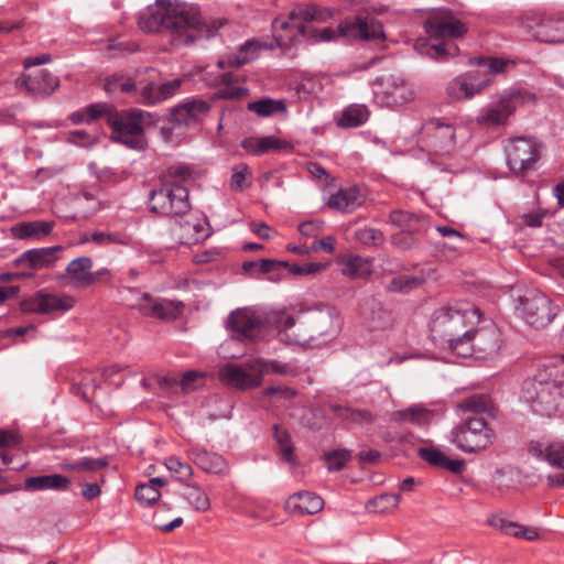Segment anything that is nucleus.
Listing matches in <instances>:
<instances>
[{
	"mask_svg": "<svg viewBox=\"0 0 564 564\" xmlns=\"http://www.w3.org/2000/svg\"><path fill=\"white\" fill-rule=\"evenodd\" d=\"M364 197L360 188L356 185L346 188H340L336 194H333L328 200V207L340 210L351 212L362 204Z\"/></svg>",
	"mask_w": 564,
	"mask_h": 564,
	"instance_id": "nucleus-29",
	"label": "nucleus"
},
{
	"mask_svg": "<svg viewBox=\"0 0 564 564\" xmlns=\"http://www.w3.org/2000/svg\"><path fill=\"white\" fill-rule=\"evenodd\" d=\"M139 28L148 33L163 30L172 33L174 46L191 45L199 39L214 37L223 22L217 20L207 24L203 21L198 8L177 0H155L138 17Z\"/></svg>",
	"mask_w": 564,
	"mask_h": 564,
	"instance_id": "nucleus-1",
	"label": "nucleus"
},
{
	"mask_svg": "<svg viewBox=\"0 0 564 564\" xmlns=\"http://www.w3.org/2000/svg\"><path fill=\"white\" fill-rule=\"evenodd\" d=\"M509 474V469L506 467L497 468L491 476V495L501 494L510 487V481H505L506 476Z\"/></svg>",
	"mask_w": 564,
	"mask_h": 564,
	"instance_id": "nucleus-64",
	"label": "nucleus"
},
{
	"mask_svg": "<svg viewBox=\"0 0 564 564\" xmlns=\"http://www.w3.org/2000/svg\"><path fill=\"white\" fill-rule=\"evenodd\" d=\"M93 260L90 257H79L70 261L66 267V272L77 288L90 286Z\"/></svg>",
	"mask_w": 564,
	"mask_h": 564,
	"instance_id": "nucleus-37",
	"label": "nucleus"
},
{
	"mask_svg": "<svg viewBox=\"0 0 564 564\" xmlns=\"http://www.w3.org/2000/svg\"><path fill=\"white\" fill-rule=\"evenodd\" d=\"M369 118V111L365 105H350L345 108L337 120L341 128H356L364 124Z\"/></svg>",
	"mask_w": 564,
	"mask_h": 564,
	"instance_id": "nucleus-43",
	"label": "nucleus"
},
{
	"mask_svg": "<svg viewBox=\"0 0 564 564\" xmlns=\"http://www.w3.org/2000/svg\"><path fill=\"white\" fill-rule=\"evenodd\" d=\"M494 440L495 432L485 416H466L451 431V442L469 454L489 448Z\"/></svg>",
	"mask_w": 564,
	"mask_h": 564,
	"instance_id": "nucleus-8",
	"label": "nucleus"
},
{
	"mask_svg": "<svg viewBox=\"0 0 564 564\" xmlns=\"http://www.w3.org/2000/svg\"><path fill=\"white\" fill-rule=\"evenodd\" d=\"M528 451L536 459L564 470V441H532L529 444ZM547 484L552 487H564V471L549 475Z\"/></svg>",
	"mask_w": 564,
	"mask_h": 564,
	"instance_id": "nucleus-15",
	"label": "nucleus"
},
{
	"mask_svg": "<svg viewBox=\"0 0 564 564\" xmlns=\"http://www.w3.org/2000/svg\"><path fill=\"white\" fill-rule=\"evenodd\" d=\"M183 79L175 78L156 85L154 82H149L142 87L140 93V102L143 105H155L162 102L174 95H176L182 86Z\"/></svg>",
	"mask_w": 564,
	"mask_h": 564,
	"instance_id": "nucleus-24",
	"label": "nucleus"
},
{
	"mask_svg": "<svg viewBox=\"0 0 564 564\" xmlns=\"http://www.w3.org/2000/svg\"><path fill=\"white\" fill-rule=\"evenodd\" d=\"M517 310L527 324L534 328L547 326L557 314V307L540 291H533L520 299Z\"/></svg>",
	"mask_w": 564,
	"mask_h": 564,
	"instance_id": "nucleus-12",
	"label": "nucleus"
},
{
	"mask_svg": "<svg viewBox=\"0 0 564 564\" xmlns=\"http://www.w3.org/2000/svg\"><path fill=\"white\" fill-rule=\"evenodd\" d=\"M330 409L337 417L344 421H349L359 425H369L375 422V415L366 409H355L340 404H333Z\"/></svg>",
	"mask_w": 564,
	"mask_h": 564,
	"instance_id": "nucleus-42",
	"label": "nucleus"
},
{
	"mask_svg": "<svg viewBox=\"0 0 564 564\" xmlns=\"http://www.w3.org/2000/svg\"><path fill=\"white\" fill-rule=\"evenodd\" d=\"M480 310L474 305L465 304L464 307L444 306L436 310L430 322L432 340L442 348L457 350L465 344L482 336L475 329L480 322Z\"/></svg>",
	"mask_w": 564,
	"mask_h": 564,
	"instance_id": "nucleus-3",
	"label": "nucleus"
},
{
	"mask_svg": "<svg viewBox=\"0 0 564 564\" xmlns=\"http://www.w3.org/2000/svg\"><path fill=\"white\" fill-rule=\"evenodd\" d=\"M210 110L208 101L197 98H186L172 108L170 121L177 126L191 127L199 122Z\"/></svg>",
	"mask_w": 564,
	"mask_h": 564,
	"instance_id": "nucleus-19",
	"label": "nucleus"
},
{
	"mask_svg": "<svg viewBox=\"0 0 564 564\" xmlns=\"http://www.w3.org/2000/svg\"><path fill=\"white\" fill-rule=\"evenodd\" d=\"M82 241L94 242L100 247L109 245L129 246L131 243V237L120 232L95 231L90 235H85Z\"/></svg>",
	"mask_w": 564,
	"mask_h": 564,
	"instance_id": "nucleus-45",
	"label": "nucleus"
},
{
	"mask_svg": "<svg viewBox=\"0 0 564 564\" xmlns=\"http://www.w3.org/2000/svg\"><path fill=\"white\" fill-rule=\"evenodd\" d=\"M433 413L421 404H414L406 409L393 412L392 420L397 423H411L417 426L427 425L432 420Z\"/></svg>",
	"mask_w": 564,
	"mask_h": 564,
	"instance_id": "nucleus-38",
	"label": "nucleus"
},
{
	"mask_svg": "<svg viewBox=\"0 0 564 564\" xmlns=\"http://www.w3.org/2000/svg\"><path fill=\"white\" fill-rule=\"evenodd\" d=\"M281 399H282V388L279 386L269 387L262 391L261 405L263 408H265L268 411L278 415L274 403L280 402Z\"/></svg>",
	"mask_w": 564,
	"mask_h": 564,
	"instance_id": "nucleus-59",
	"label": "nucleus"
},
{
	"mask_svg": "<svg viewBox=\"0 0 564 564\" xmlns=\"http://www.w3.org/2000/svg\"><path fill=\"white\" fill-rule=\"evenodd\" d=\"M134 497L140 505L148 507L156 502L160 499L161 494L154 488V486L141 484L137 486Z\"/></svg>",
	"mask_w": 564,
	"mask_h": 564,
	"instance_id": "nucleus-57",
	"label": "nucleus"
},
{
	"mask_svg": "<svg viewBox=\"0 0 564 564\" xmlns=\"http://www.w3.org/2000/svg\"><path fill=\"white\" fill-rule=\"evenodd\" d=\"M456 130L452 123L438 118L426 121L420 132V140L437 155L451 153L455 147Z\"/></svg>",
	"mask_w": 564,
	"mask_h": 564,
	"instance_id": "nucleus-13",
	"label": "nucleus"
},
{
	"mask_svg": "<svg viewBox=\"0 0 564 564\" xmlns=\"http://www.w3.org/2000/svg\"><path fill=\"white\" fill-rule=\"evenodd\" d=\"M355 238L364 246H379L384 241L382 231L371 227H362L355 231Z\"/></svg>",
	"mask_w": 564,
	"mask_h": 564,
	"instance_id": "nucleus-55",
	"label": "nucleus"
},
{
	"mask_svg": "<svg viewBox=\"0 0 564 564\" xmlns=\"http://www.w3.org/2000/svg\"><path fill=\"white\" fill-rule=\"evenodd\" d=\"M165 467L173 475L175 480L186 484L193 476V468L189 464L182 462L176 456L165 458Z\"/></svg>",
	"mask_w": 564,
	"mask_h": 564,
	"instance_id": "nucleus-49",
	"label": "nucleus"
},
{
	"mask_svg": "<svg viewBox=\"0 0 564 564\" xmlns=\"http://www.w3.org/2000/svg\"><path fill=\"white\" fill-rule=\"evenodd\" d=\"M323 499L310 491L295 492L289 497L284 508L297 514H314L323 509Z\"/></svg>",
	"mask_w": 564,
	"mask_h": 564,
	"instance_id": "nucleus-26",
	"label": "nucleus"
},
{
	"mask_svg": "<svg viewBox=\"0 0 564 564\" xmlns=\"http://www.w3.org/2000/svg\"><path fill=\"white\" fill-rule=\"evenodd\" d=\"M250 175V170L246 164L236 165L232 169L230 187L235 192H241L246 188V178Z\"/></svg>",
	"mask_w": 564,
	"mask_h": 564,
	"instance_id": "nucleus-62",
	"label": "nucleus"
},
{
	"mask_svg": "<svg viewBox=\"0 0 564 564\" xmlns=\"http://www.w3.org/2000/svg\"><path fill=\"white\" fill-rule=\"evenodd\" d=\"M523 398L536 414L546 417L564 414V384L556 380L529 378L523 382Z\"/></svg>",
	"mask_w": 564,
	"mask_h": 564,
	"instance_id": "nucleus-6",
	"label": "nucleus"
},
{
	"mask_svg": "<svg viewBox=\"0 0 564 564\" xmlns=\"http://www.w3.org/2000/svg\"><path fill=\"white\" fill-rule=\"evenodd\" d=\"M300 15L302 21L296 25L297 33L303 37L314 40V42H329L339 36L361 41H379L384 39L382 25L375 18L354 17L345 19L337 29L324 28L317 30L312 25V21L317 15L315 7L301 9Z\"/></svg>",
	"mask_w": 564,
	"mask_h": 564,
	"instance_id": "nucleus-4",
	"label": "nucleus"
},
{
	"mask_svg": "<svg viewBox=\"0 0 564 564\" xmlns=\"http://www.w3.org/2000/svg\"><path fill=\"white\" fill-rule=\"evenodd\" d=\"M364 315L370 329H386L394 321L391 310L377 299H370L366 302Z\"/></svg>",
	"mask_w": 564,
	"mask_h": 564,
	"instance_id": "nucleus-25",
	"label": "nucleus"
},
{
	"mask_svg": "<svg viewBox=\"0 0 564 564\" xmlns=\"http://www.w3.org/2000/svg\"><path fill=\"white\" fill-rule=\"evenodd\" d=\"M341 317L332 306L308 308L303 304L284 307V346L315 347L335 338Z\"/></svg>",
	"mask_w": 564,
	"mask_h": 564,
	"instance_id": "nucleus-2",
	"label": "nucleus"
},
{
	"mask_svg": "<svg viewBox=\"0 0 564 564\" xmlns=\"http://www.w3.org/2000/svg\"><path fill=\"white\" fill-rule=\"evenodd\" d=\"M63 247L59 245L44 248H33L22 252L13 260L15 267L28 264L32 270L52 268L59 259Z\"/></svg>",
	"mask_w": 564,
	"mask_h": 564,
	"instance_id": "nucleus-22",
	"label": "nucleus"
},
{
	"mask_svg": "<svg viewBox=\"0 0 564 564\" xmlns=\"http://www.w3.org/2000/svg\"><path fill=\"white\" fill-rule=\"evenodd\" d=\"M507 165L517 175L536 170L541 158V144L530 137H516L505 144Z\"/></svg>",
	"mask_w": 564,
	"mask_h": 564,
	"instance_id": "nucleus-11",
	"label": "nucleus"
},
{
	"mask_svg": "<svg viewBox=\"0 0 564 564\" xmlns=\"http://www.w3.org/2000/svg\"><path fill=\"white\" fill-rule=\"evenodd\" d=\"M274 47L273 44H268L267 42H262L257 39L247 40L243 44L239 46V51L235 54L236 58H250V62L254 61L262 48L272 50Z\"/></svg>",
	"mask_w": 564,
	"mask_h": 564,
	"instance_id": "nucleus-52",
	"label": "nucleus"
},
{
	"mask_svg": "<svg viewBox=\"0 0 564 564\" xmlns=\"http://www.w3.org/2000/svg\"><path fill=\"white\" fill-rule=\"evenodd\" d=\"M109 460L107 457H82L77 460L79 471H97L107 468Z\"/></svg>",
	"mask_w": 564,
	"mask_h": 564,
	"instance_id": "nucleus-63",
	"label": "nucleus"
},
{
	"mask_svg": "<svg viewBox=\"0 0 564 564\" xmlns=\"http://www.w3.org/2000/svg\"><path fill=\"white\" fill-rule=\"evenodd\" d=\"M376 99L388 108L400 107L414 99V91L403 78L389 75L382 78L381 89L376 91Z\"/></svg>",
	"mask_w": 564,
	"mask_h": 564,
	"instance_id": "nucleus-16",
	"label": "nucleus"
},
{
	"mask_svg": "<svg viewBox=\"0 0 564 564\" xmlns=\"http://www.w3.org/2000/svg\"><path fill=\"white\" fill-rule=\"evenodd\" d=\"M284 80H286L289 98L293 101L307 98L315 88L314 80L302 73L294 72L284 75Z\"/></svg>",
	"mask_w": 564,
	"mask_h": 564,
	"instance_id": "nucleus-35",
	"label": "nucleus"
},
{
	"mask_svg": "<svg viewBox=\"0 0 564 564\" xmlns=\"http://www.w3.org/2000/svg\"><path fill=\"white\" fill-rule=\"evenodd\" d=\"M105 90L108 94H116L118 91L131 94L135 90V83L124 73H115L106 78Z\"/></svg>",
	"mask_w": 564,
	"mask_h": 564,
	"instance_id": "nucleus-47",
	"label": "nucleus"
},
{
	"mask_svg": "<svg viewBox=\"0 0 564 564\" xmlns=\"http://www.w3.org/2000/svg\"><path fill=\"white\" fill-rule=\"evenodd\" d=\"M158 299L159 297H153L149 293H143L132 305V308L137 310L141 315L145 317H154V306H156Z\"/></svg>",
	"mask_w": 564,
	"mask_h": 564,
	"instance_id": "nucleus-61",
	"label": "nucleus"
},
{
	"mask_svg": "<svg viewBox=\"0 0 564 564\" xmlns=\"http://www.w3.org/2000/svg\"><path fill=\"white\" fill-rule=\"evenodd\" d=\"M243 513L261 521H269L273 518V510L270 502L264 500H256L243 507Z\"/></svg>",
	"mask_w": 564,
	"mask_h": 564,
	"instance_id": "nucleus-53",
	"label": "nucleus"
},
{
	"mask_svg": "<svg viewBox=\"0 0 564 564\" xmlns=\"http://www.w3.org/2000/svg\"><path fill=\"white\" fill-rule=\"evenodd\" d=\"M417 453L430 465L444 468L456 475L462 474L465 468L464 459H452L435 447H421Z\"/></svg>",
	"mask_w": 564,
	"mask_h": 564,
	"instance_id": "nucleus-28",
	"label": "nucleus"
},
{
	"mask_svg": "<svg viewBox=\"0 0 564 564\" xmlns=\"http://www.w3.org/2000/svg\"><path fill=\"white\" fill-rule=\"evenodd\" d=\"M55 226L54 221H23L11 228L12 236L20 240H40L50 235Z\"/></svg>",
	"mask_w": 564,
	"mask_h": 564,
	"instance_id": "nucleus-30",
	"label": "nucleus"
},
{
	"mask_svg": "<svg viewBox=\"0 0 564 564\" xmlns=\"http://www.w3.org/2000/svg\"><path fill=\"white\" fill-rule=\"evenodd\" d=\"M424 278L421 275L401 274L398 276H393L389 281L387 290L390 292L408 293L421 286L424 283Z\"/></svg>",
	"mask_w": 564,
	"mask_h": 564,
	"instance_id": "nucleus-48",
	"label": "nucleus"
},
{
	"mask_svg": "<svg viewBox=\"0 0 564 564\" xmlns=\"http://www.w3.org/2000/svg\"><path fill=\"white\" fill-rule=\"evenodd\" d=\"M491 83L480 72H468L454 78L447 86V94L453 100L469 99L479 94Z\"/></svg>",
	"mask_w": 564,
	"mask_h": 564,
	"instance_id": "nucleus-17",
	"label": "nucleus"
},
{
	"mask_svg": "<svg viewBox=\"0 0 564 564\" xmlns=\"http://www.w3.org/2000/svg\"><path fill=\"white\" fill-rule=\"evenodd\" d=\"M282 311L237 308L228 317V326L238 338H251L256 329L280 327Z\"/></svg>",
	"mask_w": 564,
	"mask_h": 564,
	"instance_id": "nucleus-10",
	"label": "nucleus"
},
{
	"mask_svg": "<svg viewBox=\"0 0 564 564\" xmlns=\"http://www.w3.org/2000/svg\"><path fill=\"white\" fill-rule=\"evenodd\" d=\"M325 268V264L319 262H306L303 264H290L284 261V270H288L294 275H313Z\"/></svg>",
	"mask_w": 564,
	"mask_h": 564,
	"instance_id": "nucleus-60",
	"label": "nucleus"
},
{
	"mask_svg": "<svg viewBox=\"0 0 564 564\" xmlns=\"http://www.w3.org/2000/svg\"><path fill=\"white\" fill-rule=\"evenodd\" d=\"M520 28L532 39L543 43L564 42V19L531 14L520 21Z\"/></svg>",
	"mask_w": 564,
	"mask_h": 564,
	"instance_id": "nucleus-14",
	"label": "nucleus"
},
{
	"mask_svg": "<svg viewBox=\"0 0 564 564\" xmlns=\"http://www.w3.org/2000/svg\"><path fill=\"white\" fill-rule=\"evenodd\" d=\"M154 308V318L163 321H175L183 314L184 303L181 301L159 297Z\"/></svg>",
	"mask_w": 564,
	"mask_h": 564,
	"instance_id": "nucleus-46",
	"label": "nucleus"
},
{
	"mask_svg": "<svg viewBox=\"0 0 564 564\" xmlns=\"http://www.w3.org/2000/svg\"><path fill=\"white\" fill-rule=\"evenodd\" d=\"M20 308L23 313L48 314L55 311H68L72 304L57 295L39 291L23 299L20 302Z\"/></svg>",
	"mask_w": 564,
	"mask_h": 564,
	"instance_id": "nucleus-21",
	"label": "nucleus"
},
{
	"mask_svg": "<svg viewBox=\"0 0 564 564\" xmlns=\"http://www.w3.org/2000/svg\"><path fill=\"white\" fill-rule=\"evenodd\" d=\"M519 100V93H510L503 96L496 105L486 108L479 116L478 121L489 126L503 124L508 117L514 111Z\"/></svg>",
	"mask_w": 564,
	"mask_h": 564,
	"instance_id": "nucleus-23",
	"label": "nucleus"
},
{
	"mask_svg": "<svg viewBox=\"0 0 564 564\" xmlns=\"http://www.w3.org/2000/svg\"><path fill=\"white\" fill-rule=\"evenodd\" d=\"M350 458V453L347 449H335L324 455L329 471L341 470Z\"/></svg>",
	"mask_w": 564,
	"mask_h": 564,
	"instance_id": "nucleus-56",
	"label": "nucleus"
},
{
	"mask_svg": "<svg viewBox=\"0 0 564 564\" xmlns=\"http://www.w3.org/2000/svg\"><path fill=\"white\" fill-rule=\"evenodd\" d=\"M281 372L282 366L278 361L249 358L242 364H226L219 369L218 375L224 384L239 390H248L259 387L263 375Z\"/></svg>",
	"mask_w": 564,
	"mask_h": 564,
	"instance_id": "nucleus-7",
	"label": "nucleus"
},
{
	"mask_svg": "<svg viewBox=\"0 0 564 564\" xmlns=\"http://www.w3.org/2000/svg\"><path fill=\"white\" fill-rule=\"evenodd\" d=\"M104 120L111 128V139L132 150H145L148 142L143 124L150 113L141 109L118 110L110 102Z\"/></svg>",
	"mask_w": 564,
	"mask_h": 564,
	"instance_id": "nucleus-5",
	"label": "nucleus"
},
{
	"mask_svg": "<svg viewBox=\"0 0 564 564\" xmlns=\"http://www.w3.org/2000/svg\"><path fill=\"white\" fill-rule=\"evenodd\" d=\"M389 223L411 235L420 234L427 228V219L423 215L403 209H393L389 215Z\"/></svg>",
	"mask_w": 564,
	"mask_h": 564,
	"instance_id": "nucleus-27",
	"label": "nucleus"
},
{
	"mask_svg": "<svg viewBox=\"0 0 564 564\" xmlns=\"http://www.w3.org/2000/svg\"><path fill=\"white\" fill-rule=\"evenodd\" d=\"M184 235L181 241L185 245L198 243L210 236V227L206 218H191L181 224Z\"/></svg>",
	"mask_w": 564,
	"mask_h": 564,
	"instance_id": "nucleus-36",
	"label": "nucleus"
},
{
	"mask_svg": "<svg viewBox=\"0 0 564 564\" xmlns=\"http://www.w3.org/2000/svg\"><path fill=\"white\" fill-rule=\"evenodd\" d=\"M15 86L34 97L52 95L59 86L58 78L46 69L34 74H22L15 79Z\"/></svg>",
	"mask_w": 564,
	"mask_h": 564,
	"instance_id": "nucleus-18",
	"label": "nucleus"
},
{
	"mask_svg": "<svg viewBox=\"0 0 564 564\" xmlns=\"http://www.w3.org/2000/svg\"><path fill=\"white\" fill-rule=\"evenodd\" d=\"M185 490L182 497L192 506L197 512H206L210 509V500L207 494L197 485L184 484Z\"/></svg>",
	"mask_w": 564,
	"mask_h": 564,
	"instance_id": "nucleus-44",
	"label": "nucleus"
},
{
	"mask_svg": "<svg viewBox=\"0 0 564 564\" xmlns=\"http://www.w3.org/2000/svg\"><path fill=\"white\" fill-rule=\"evenodd\" d=\"M282 268V260L260 259L245 261L241 265V273L251 279H268L276 281L272 273Z\"/></svg>",
	"mask_w": 564,
	"mask_h": 564,
	"instance_id": "nucleus-31",
	"label": "nucleus"
},
{
	"mask_svg": "<svg viewBox=\"0 0 564 564\" xmlns=\"http://www.w3.org/2000/svg\"><path fill=\"white\" fill-rule=\"evenodd\" d=\"M188 454L192 460L206 473L218 475L226 471V460L217 453L203 448H192Z\"/></svg>",
	"mask_w": 564,
	"mask_h": 564,
	"instance_id": "nucleus-32",
	"label": "nucleus"
},
{
	"mask_svg": "<svg viewBox=\"0 0 564 564\" xmlns=\"http://www.w3.org/2000/svg\"><path fill=\"white\" fill-rule=\"evenodd\" d=\"M414 50L432 59L444 61L457 55L458 46L452 43H431L425 39H419L414 44Z\"/></svg>",
	"mask_w": 564,
	"mask_h": 564,
	"instance_id": "nucleus-34",
	"label": "nucleus"
},
{
	"mask_svg": "<svg viewBox=\"0 0 564 564\" xmlns=\"http://www.w3.org/2000/svg\"><path fill=\"white\" fill-rule=\"evenodd\" d=\"M401 501V494H383L368 503V508H372L376 512H386L389 509H394Z\"/></svg>",
	"mask_w": 564,
	"mask_h": 564,
	"instance_id": "nucleus-54",
	"label": "nucleus"
},
{
	"mask_svg": "<svg viewBox=\"0 0 564 564\" xmlns=\"http://www.w3.org/2000/svg\"><path fill=\"white\" fill-rule=\"evenodd\" d=\"M108 109V102H94L72 112L68 119L74 124H89L98 119H104Z\"/></svg>",
	"mask_w": 564,
	"mask_h": 564,
	"instance_id": "nucleus-41",
	"label": "nucleus"
},
{
	"mask_svg": "<svg viewBox=\"0 0 564 564\" xmlns=\"http://www.w3.org/2000/svg\"><path fill=\"white\" fill-rule=\"evenodd\" d=\"M249 111L256 112L260 117H269L275 112L282 111V99L263 98L251 101L247 105Z\"/></svg>",
	"mask_w": 564,
	"mask_h": 564,
	"instance_id": "nucleus-51",
	"label": "nucleus"
},
{
	"mask_svg": "<svg viewBox=\"0 0 564 564\" xmlns=\"http://www.w3.org/2000/svg\"><path fill=\"white\" fill-rule=\"evenodd\" d=\"M241 147L250 154L263 155L282 149V140L273 135L248 137L241 141Z\"/></svg>",
	"mask_w": 564,
	"mask_h": 564,
	"instance_id": "nucleus-39",
	"label": "nucleus"
},
{
	"mask_svg": "<svg viewBox=\"0 0 564 564\" xmlns=\"http://www.w3.org/2000/svg\"><path fill=\"white\" fill-rule=\"evenodd\" d=\"M458 408L465 412L470 413L469 416H484L485 414L495 417L496 408L491 400L486 395H470L462 400Z\"/></svg>",
	"mask_w": 564,
	"mask_h": 564,
	"instance_id": "nucleus-40",
	"label": "nucleus"
},
{
	"mask_svg": "<svg viewBox=\"0 0 564 564\" xmlns=\"http://www.w3.org/2000/svg\"><path fill=\"white\" fill-rule=\"evenodd\" d=\"M70 485V479L59 474L41 475L29 477L24 480L23 488L28 491L41 490H66Z\"/></svg>",
	"mask_w": 564,
	"mask_h": 564,
	"instance_id": "nucleus-33",
	"label": "nucleus"
},
{
	"mask_svg": "<svg viewBox=\"0 0 564 564\" xmlns=\"http://www.w3.org/2000/svg\"><path fill=\"white\" fill-rule=\"evenodd\" d=\"M232 74L224 73L220 75V82L224 84V87H220L216 91V96L219 99H241L248 95V89L239 86H232Z\"/></svg>",
	"mask_w": 564,
	"mask_h": 564,
	"instance_id": "nucleus-50",
	"label": "nucleus"
},
{
	"mask_svg": "<svg viewBox=\"0 0 564 564\" xmlns=\"http://www.w3.org/2000/svg\"><path fill=\"white\" fill-rule=\"evenodd\" d=\"M148 206L151 213L164 217L186 215L192 208L188 188L178 182L163 183L151 191Z\"/></svg>",
	"mask_w": 564,
	"mask_h": 564,
	"instance_id": "nucleus-9",
	"label": "nucleus"
},
{
	"mask_svg": "<svg viewBox=\"0 0 564 564\" xmlns=\"http://www.w3.org/2000/svg\"><path fill=\"white\" fill-rule=\"evenodd\" d=\"M544 214L541 212H530L518 215L514 218V225L519 230L525 228H539L542 226Z\"/></svg>",
	"mask_w": 564,
	"mask_h": 564,
	"instance_id": "nucleus-58",
	"label": "nucleus"
},
{
	"mask_svg": "<svg viewBox=\"0 0 564 564\" xmlns=\"http://www.w3.org/2000/svg\"><path fill=\"white\" fill-rule=\"evenodd\" d=\"M426 33L433 39H459L467 32V26L460 20L446 14H434L425 23Z\"/></svg>",
	"mask_w": 564,
	"mask_h": 564,
	"instance_id": "nucleus-20",
	"label": "nucleus"
}]
</instances>
